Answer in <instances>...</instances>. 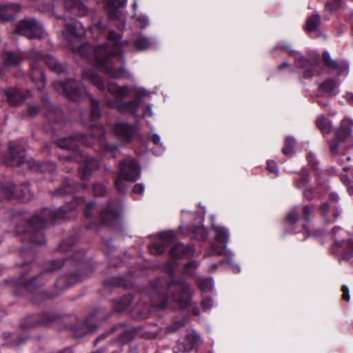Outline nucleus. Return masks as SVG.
I'll use <instances>...</instances> for the list:
<instances>
[{"mask_svg":"<svg viewBox=\"0 0 353 353\" xmlns=\"http://www.w3.org/2000/svg\"><path fill=\"white\" fill-rule=\"evenodd\" d=\"M81 143L86 145H91L92 142L89 141L87 137L79 135L76 139L72 137L62 138L58 140L57 145L63 149L68 150H74L78 147V143Z\"/></svg>","mask_w":353,"mask_h":353,"instance_id":"4468645a","label":"nucleus"},{"mask_svg":"<svg viewBox=\"0 0 353 353\" xmlns=\"http://www.w3.org/2000/svg\"><path fill=\"white\" fill-rule=\"evenodd\" d=\"M8 102L12 105H17L25 100L24 94L19 90L12 89L6 91Z\"/></svg>","mask_w":353,"mask_h":353,"instance_id":"c85d7f7f","label":"nucleus"},{"mask_svg":"<svg viewBox=\"0 0 353 353\" xmlns=\"http://www.w3.org/2000/svg\"><path fill=\"white\" fill-rule=\"evenodd\" d=\"M145 116L151 117L152 115V110L150 105H146L145 107L144 112Z\"/></svg>","mask_w":353,"mask_h":353,"instance_id":"680f3d73","label":"nucleus"},{"mask_svg":"<svg viewBox=\"0 0 353 353\" xmlns=\"http://www.w3.org/2000/svg\"><path fill=\"white\" fill-rule=\"evenodd\" d=\"M200 341L199 335L194 331L188 333L184 342L179 343L174 350V353H185L193 350Z\"/></svg>","mask_w":353,"mask_h":353,"instance_id":"2eb2a0df","label":"nucleus"},{"mask_svg":"<svg viewBox=\"0 0 353 353\" xmlns=\"http://www.w3.org/2000/svg\"><path fill=\"white\" fill-rule=\"evenodd\" d=\"M32 68V81L35 83L38 90H42L46 85V79L42 69L31 63Z\"/></svg>","mask_w":353,"mask_h":353,"instance_id":"a878e982","label":"nucleus"},{"mask_svg":"<svg viewBox=\"0 0 353 353\" xmlns=\"http://www.w3.org/2000/svg\"><path fill=\"white\" fill-rule=\"evenodd\" d=\"M330 200L332 202L337 203L339 200V195L335 192H332L329 195Z\"/></svg>","mask_w":353,"mask_h":353,"instance_id":"13d9d810","label":"nucleus"},{"mask_svg":"<svg viewBox=\"0 0 353 353\" xmlns=\"http://www.w3.org/2000/svg\"><path fill=\"white\" fill-rule=\"evenodd\" d=\"M201 305L204 310L210 309L213 305V301L210 297H207L201 301Z\"/></svg>","mask_w":353,"mask_h":353,"instance_id":"a18cd8bd","label":"nucleus"},{"mask_svg":"<svg viewBox=\"0 0 353 353\" xmlns=\"http://www.w3.org/2000/svg\"><path fill=\"white\" fill-rule=\"evenodd\" d=\"M127 0H107L106 9L111 19L122 20V12L119 10L126 5Z\"/></svg>","mask_w":353,"mask_h":353,"instance_id":"412c9836","label":"nucleus"},{"mask_svg":"<svg viewBox=\"0 0 353 353\" xmlns=\"http://www.w3.org/2000/svg\"><path fill=\"white\" fill-rule=\"evenodd\" d=\"M39 61H43L48 67L55 72L60 74L63 72V67L57 62L56 59L52 56L39 55Z\"/></svg>","mask_w":353,"mask_h":353,"instance_id":"c756f323","label":"nucleus"},{"mask_svg":"<svg viewBox=\"0 0 353 353\" xmlns=\"http://www.w3.org/2000/svg\"><path fill=\"white\" fill-rule=\"evenodd\" d=\"M323 58L325 65L334 70H338L339 68V63L333 60L327 51L323 52Z\"/></svg>","mask_w":353,"mask_h":353,"instance_id":"58836bf2","label":"nucleus"},{"mask_svg":"<svg viewBox=\"0 0 353 353\" xmlns=\"http://www.w3.org/2000/svg\"><path fill=\"white\" fill-rule=\"evenodd\" d=\"M54 86L57 92L65 94L73 101H80L88 96L87 90L81 83L73 79H69L65 83L55 82Z\"/></svg>","mask_w":353,"mask_h":353,"instance_id":"1a4fd4ad","label":"nucleus"},{"mask_svg":"<svg viewBox=\"0 0 353 353\" xmlns=\"http://www.w3.org/2000/svg\"><path fill=\"white\" fill-rule=\"evenodd\" d=\"M96 132H94V136L96 139H100V138L104 134V128L102 126L96 128Z\"/></svg>","mask_w":353,"mask_h":353,"instance_id":"3c124183","label":"nucleus"},{"mask_svg":"<svg viewBox=\"0 0 353 353\" xmlns=\"http://www.w3.org/2000/svg\"><path fill=\"white\" fill-rule=\"evenodd\" d=\"M319 210L327 223L335 221L341 213L339 206L336 205H330L328 203H323L320 205Z\"/></svg>","mask_w":353,"mask_h":353,"instance_id":"f3484780","label":"nucleus"},{"mask_svg":"<svg viewBox=\"0 0 353 353\" xmlns=\"http://www.w3.org/2000/svg\"><path fill=\"white\" fill-rule=\"evenodd\" d=\"M105 188L100 183L95 184L93 187V193L95 196H103L105 194Z\"/></svg>","mask_w":353,"mask_h":353,"instance_id":"37998d69","label":"nucleus"},{"mask_svg":"<svg viewBox=\"0 0 353 353\" xmlns=\"http://www.w3.org/2000/svg\"><path fill=\"white\" fill-rule=\"evenodd\" d=\"M347 190L350 195H353V185L350 183L347 185Z\"/></svg>","mask_w":353,"mask_h":353,"instance_id":"774afa93","label":"nucleus"},{"mask_svg":"<svg viewBox=\"0 0 353 353\" xmlns=\"http://www.w3.org/2000/svg\"><path fill=\"white\" fill-rule=\"evenodd\" d=\"M21 8L18 3L5 4L0 6V19L3 21L13 20Z\"/></svg>","mask_w":353,"mask_h":353,"instance_id":"aec40b11","label":"nucleus"},{"mask_svg":"<svg viewBox=\"0 0 353 353\" xmlns=\"http://www.w3.org/2000/svg\"><path fill=\"white\" fill-rule=\"evenodd\" d=\"M83 327L84 328H86L87 329V332H92L94 331L95 330H97V325H90L88 323V321H85L83 324Z\"/></svg>","mask_w":353,"mask_h":353,"instance_id":"5fc2aeb1","label":"nucleus"},{"mask_svg":"<svg viewBox=\"0 0 353 353\" xmlns=\"http://www.w3.org/2000/svg\"><path fill=\"white\" fill-rule=\"evenodd\" d=\"M120 205L117 201L110 203L106 210L101 212V221L105 224H110L112 221L117 219L120 215Z\"/></svg>","mask_w":353,"mask_h":353,"instance_id":"dca6fc26","label":"nucleus"},{"mask_svg":"<svg viewBox=\"0 0 353 353\" xmlns=\"http://www.w3.org/2000/svg\"><path fill=\"white\" fill-rule=\"evenodd\" d=\"M95 204L94 203H90L86 205L84 209V214L86 216H90V211L95 209Z\"/></svg>","mask_w":353,"mask_h":353,"instance_id":"603ef678","label":"nucleus"},{"mask_svg":"<svg viewBox=\"0 0 353 353\" xmlns=\"http://www.w3.org/2000/svg\"><path fill=\"white\" fill-rule=\"evenodd\" d=\"M99 166L97 160L85 157L83 163L80 165V175L82 179H87L91 176L92 170L98 168Z\"/></svg>","mask_w":353,"mask_h":353,"instance_id":"b1692460","label":"nucleus"},{"mask_svg":"<svg viewBox=\"0 0 353 353\" xmlns=\"http://www.w3.org/2000/svg\"><path fill=\"white\" fill-rule=\"evenodd\" d=\"M213 228L216 232V241L220 243H224L221 250H219L214 246L213 252L217 255H221L223 252L225 251V244L229 240V233L228 230L223 227L213 225Z\"/></svg>","mask_w":353,"mask_h":353,"instance_id":"5701e85b","label":"nucleus"},{"mask_svg":"<svg viewBox=\"0 0 353 353\" xmlns=\"http://www.w3.org/2000/svg\"><path fill=\"white\" fill-rule=\"evenodd\" d=\"M344 97L349 103V104L353 106V93L348 92L344 96Z\"/></svg>","mask_w":353,"mask_h":353,"instance_id":"bf43d9fd","label":"nucleus"},{"mask_svg":"<svg viewBox=\"0 0 353 353\" xmlns=\"http://www.w3.org/2000/svg\"><path fill=\"white\" fill-rule=\"evenodd\" d=\"M139 20L141 26L143 28H145L149 23L147 17H140Z\"/></svg>","mask_w":353,"mask_h":353,"instance_id":"052dcab7","label":"nucleus"},{"mask_svg":"<svg viewBox=\"0 0 353 353\" xmlns=\"http://www.w3.org/2000/svg\"><path fill=\"white\" fill-rule=\"evenodd\" d=\"M131 302V296H125L114 303V308L116 311L121 312L128 308V307L130 305Z\"/></svg>","mask_w":353,"mask_h":353,"instance_id":"473e14b6","label":"nucleus"},{"mask_svg":"<svg viewBox=\"0 0 353 353\" xmlns=\"http://www.w3.org/2000/svg\"><path fill=\"white\" fill-rule=\"evenodd\" d=\"M152 141L157 145H161V138L158 134H154L152 137Z\"/></svg>","mask_w":353,"mask_h":353,"instance_id":"e2e57ef3","label":"nucleus"},{"mask_svg":"<svg viewBox=\"0 0 353 353\" xmlns=\"http://www.w3.org/2000/svg\"><path fill=\"white\" fill-rule=\"evenodd\" d=\"M61 20L65 27V30L63 32V35L65 39H68L69 36H72L74 38L77 39L85 34V30L81 23L77 22L69 23L66 22L65 19H61Z\"/></svg>","mask_w":353,"mask_h":353,"instance_id":"a211bd4d","label":"nucleus"},{"mask_svg":"<svg viewBox=\"0 0 353 353\" xmlns=\"http://www.w3.org/2000/svg\"><path fill=\"white\" fill-rule=\"evenodd\" d=\"M307 182V178L304 177V178H302L299 181H297L296 182V185L298 187V188H301L303 186V185L305 183H306Z\"/></svg>","mask_w":353,"mask_h":353,"instance_id":"0e129e2a","label":"nucleus"},{"mask_svg":"<svg viewBox=\"0 0 353 353\" xmlns=\"http://www.w3.org/2000/svg\"><path fill=\"white\" fill-rule=\"evenodd\" d=\"M278 48L285 50L288 52L290 56L294 57L295 60H296L298 62H300L301 73L303 74L304 78L308 79L312 77L315 68L314 64L305 59L304 57L301 56L298 52L293 50L291 48L290 45H283L282 43H279Z\"/></svg>","mask_w":353,"mask_h":353,"instance_id":"f8f14e48","label":"nucleus"},{"mask_svg":"<svg viewBox=\"0 0 353 353\" xmlns=\"http://www.w3.org/2000/svg\"><path fill=\"white\" fill-rule=\"evenodd\" d=\"M321 22V17L318 14H313L308 17L306 22V30L313 32L317 29Z\"/></svg>","mask_w":353,"mask_h":353,"instance_id":"2f4dec72","label":"nucleus"},{"mask_svg":"<svg viewBox=\"0 0 353 353\" xmlns=\"http://www.w3.org/2000/svg\"><path fill=\"white\" fill-rule=\"evenodd\" d=\"M16 31L29 39L41 38L43 34L42 27L34 19L20 21L17 26Z\"/></svg>","mask_w":353,"mask_h":353,"instance_id":"9b49d317","label":"nucleus"},{"mask_svg":"<svg viewBox=\"0 0 353 353\" xmlns=\"http://www.w3.org/2000/svg\"><path fill=\"white\" fill-rule=\"evenodd\" d=\"M108 42L103 46L93 48L88 43L79 47L78 52L83 57L92 58L97 67L105 69L107 74L113 79L122 78L125 73L123 67L115 68V62L123 63L121 48L124 43L121 41V36L113 30H110L108 36Z\"/></svg>","mask_w":353,"mask_h":353,"instance_id":"f257e3e1","label":"nucleus"},{"mask_svg":"<svg viewBox=\"0 0 353 353\" xmlns=\"http://www.w3.org/2000/svg\"><path fill=\"white\" fill-rule=\"evenodd\" d=\"M113 132L121 141L129 142L136 133V128L126 123H117L114 125Z\"/></svg>","mask_w":353,"mask_h":353,"instance_id":"ddd939ff","label":"nucleus"},{"mask_svg":"<svg viewBox=\"0 0 353 353\" xmlns=\"http://www.w3.org/2000/svg\"><path fill=\"white\" fill-rule=\"evenodd\" d=\"M267 168H268V170L270 171L271 172L275 173L276 174H278L279 170H278L277 166L273 161H271V160L268 161Z\"/></svg>","mask_w":353,"mask_h":353,"instance_id":"de8ad7c7","label":"nucleus"},{"mask_svg":"<svg viewBox=\"0 0 353 353\" xmlns=\"http://www.w3.org/2000/svg\"><path fill=\"white\" fill-rule=\"evenodd\" d=\"M140 176V166L134 159L128 158L120 164V172L114 182L115 187L119 192H125L126 186L123 180L132 182Z\"/></svg>","mask_w":353,"mask_h":353,"instance_id":"423d86ee","label":"nucleus"},{"mask_svg":"<svg viewBox=\"0 0 353 353\" xmlns=\"http://www.w3.org/2000/svg\"><path fill=\"white\" fill-rule=\"evenodd\" d=\"M53 263L57 264L53 270L58 269L63 265V263L61 260L54 261Z\"/></svg>","mask_w":353,"mask_h":353,"instance_id":"69168bd1","label":"nucleus"},{"mask_svg":"<svg viewBox=\"0 0 353 353\" xmlns=\"http://www.w3.org/2000/svg\"><path fill=\"white\" fill-rule=\"evenodd\" d=\"M303 211L304 219L306 221V222L308 223L310 221V215L311 214L310 208L307 205H305L303 207Z\"/></svg>","mask_w":353,"mask_h":353,"instance_id":"6e6d98bb","label":"nucleus"},{"mask_svg":"<svg viewBox=\"0 0 353 353\" xmlns=\"http://www.w3.org/2000/svg\"><path fill=\"white\" fill-rule=\"evenodd\" d=\"M9 150L10 157L5 160V163L8 165H21L26 162L29 168L34 171L46 172L55 170V165L51 162L39 163L33 159L26 161L25 160L24 151L15 143L12 142L10 143Z\"/></svg>","mask_w":353,"mask_h":353,"instance_id":"39448f33","label":"nucleus"},{"mask_svg":"<svg viewBox=\"0 0 353 353\" xmlns=\"http://www.w3.org/2000/svg\"><path fill=\"white\" fill-rule=\"evenodd\" d=\"M65 8L74 16L82 17L87 13V8L82 0H65Z\"/></svg>","mask_w":353,"mask_h":353,"instance_id":"4be33fe9","label":"nucleus"},{"mask_svg":"<svg viewBox=\"0 0 353 353\" xmlns=\"http://www.w3.org/2000/svg\"><path fill=\"white\" fill-rule=\"evenodd\" d=\"M316 125L321 131L324 134H327L331 131V123L325 117L319 118L316 120Z\"/></svg>","mask_w":353,"mask_h":353,"instance_id":"72a5a7b5","label":"nucleus"},{"mask_svg":"<svg viewBox=\"0 0 353 353\" xmlns=\"http://www.w3.org/2000/svg\"><path fill=\"white\" fill-rule=\"evenodd\" d=\"M174 239V234L172 231L163 232L159 234V241L165 247L173 241Z\"/></svg>","mask_w":353,"mask_h":353,"instance_id":"4c0bfd02","label":"nucleus"},{"mask_svg":"<svg viewBox=\"0 0 353 353\" xmlns=\"http://www.w3.org/2000/svg\"><path fill=\"white\" fill-rule=\"evenodd\" d=\"M3 59L6 65L15 66L22 61L23 56L19 53L7 52Z\"/></svg>","mask_w":353,"mask_h":353,"instance_id":"7c9ffc66","label":"nucleus"},{"mask_svg":"<svg viewBox=\"0 0 353 353\" xmlns=\"http://www.w3.org/2000/svg\"><path fill=\"white\" fill-rule=\"evenodd\" d=\"M332 236L334 244L332 252L341 256L344 260L349 261L353 259V239H346L347 233L341 228L333 229Z\"/></svg>","mask_w":353,"mask_h":353,"instance_id":"0eeeda50","label":"nucleus"},{"mask_svg":"<svg viewBox=\"0 0 353 353\" xmlns=\"http://www.w3.org/2000/svg\"><path fill=\"white\" fill-rule=\"evenodd\" d=\"M151 45V42L149 39L140 37L135 42V46L138 50H143L148 48Z\"/></svg>","mask_w":353,"mask_h":353,"instance_id":"a19ab883","label":"nucleus"},{"mask_svg":"<svg viewBox=\"0 0 353 353\" xmlns=\"http://www.w3.org/2000/svg\"><path fill=\"white\" fill-rule=\"evenodd\" d=\"M57 319V316L51 313H45L39 316V324L45 326L50 325L52 323L54 322Z\"/></svg>","mask_w":353,"mask_h":353,"instance_id":"e433bc0d","label":"nucleus"},{"mask_svg":"<svg viewBox=\"0 0 353 353\" xmlns=\"http://www.w3.org/2000/svg\"><path fill=\"white\" fill-rule=\"evenodd\" d=\"M226 263L228 264L229 268L234 272V273H239L240 272V268L236 265H234L232 263V261L230 259H228Z\"/></svg>","mask_w":353,"mask_h":353,"instance_id":"864d4df0","label":"nucleus"},{"mask_svg":"<svg viewBox=\"0 0 353 353\" xmlns=\"http://www.w3.org/2000/svg\"><path fill=\"white\" fill-rule=\"evenodd\" d=\"M4 338L5 345L12 348H15L21 345L26 341L25 338L21 337L17 334L5 333Z\"/></svg>","mask_w":353,"mask_h":353,"instance_id":"bb28decb","label":"nucleus"},{"mask_svg":"<svg viewBox=\"0 0 353 353\" xmlns=\"http://www.w3.org/2000/svg\"><path fill=\"white\" fill-rule=\"evenodd\" d=\"M83 78L85 79H88L90 81V82L97 88L98 90L101 91H103L105 89V86L104 85L102 79L99 77L98 74L95 73L94 71H84L83 72Z\"/></svg>","mask_w":353,"mask_h":353,"instance_id":"cd10ccee","label":"nucleus"},{"mask_svg":"<svg viewBox=\"0 0 353 353\" xmlns=\"http://www.w3.org/2000/svg\"><path fill=\"white\" fill-rule=\"evenodd\" d=\"M342 292H343V295H342L343 299L346 301H349L350 296V292H349L348 287L345 285H343L342 286Z\"/></svg>","mask_w":353,"mask_h":353,"instance_id":"8fccbe9b","label":"nucleus"},{"mask_svg":"<svg viewBox=\"0 0 353 353\" xmlns=\"http://www.w3.org/2000/svg\"><path fill=\"white\" fill-rule=\"evenodd\" d=\"M285 220L290 224L295 223L298 220V212L297 210L294 208L292 211H290L285 217Z\"/></svg>","mask_w":353,"mask_h":353,"instance_id":"c03bdc74","label":"nucleus"},{"mask_svg":"<svg viewBox=\"0 0 353 353\" xmlns=\"http://www.w3.org/2000/svg\"><path fill=\"white\" fill-rule=\"evenodd\" d=\"M32 197V195L27 185L19 187L15 190L11 182H7L2 184L0 188V199H18L21 202H27Z\"/></svg>","mask_w":353,"mask_h":353,"instance_id":"9d476101","label":"nucleus"},{"mask_svg":"<svg viewBox=\"0 0 353 353\" xmlns=\"http://www.w3.org/2000/svg\"><path fill=\"white\" fill-rule=\"evenodd\" d=\"M79 204V201H75V205L65 206L59 208L54 212L51 210L45 208L42 213L31 218L28 229H22L21 226L17 228L16 232L19 234H23L24 239L32 243L42 245L46 243L42 229L48 225L53 224L59 219H70L74 215L73 210Z\"/></svg>","mask_w":353,"mask_h":353,"instance_id":"f03ea898","label":"nucleus"},{"mask_svg":"<svg viewBox=\"0 0 353 353\" xmlns=\"http://www.w3.org/2000/svg\"><path fill=\"white\" fill-rule=\"evenodd\" d=\"M198 265L196 261H192L186 263L185 265V271L186 273L190 274L192 270H194L197 268Z\"/></svg>","mask_w":353,"mask_h":353,"instance_id":"49530a36","label":"nucleus"},{"mask_svg":"<svg viewBox=\"0 0 353 353\" xmlns=\"http://www.w3.org/2000/svg\"><path fill=\"white\" fill-rule=\"evenodd\" d=\"M194 251L190 247L185 246L183 244L178 243L170 250V256L173 259L184 258L191 256Z\"/></svg>","mask_w":353,"mask_h":353,"instance_id":"393cba45","label":"nucleus"},{"mask_svg":"<svg viewBox=\"0 0 353 353\" xmlns=\"http://www.w3.org/2000/svg\"><path fill=\"white\" fill-rule=\"evenodd\" d=\"M91 103V112L90 116L92 119H97L101 117V110L99 108V102L90 97Z\"/></svg>","mask_w":353,"mask_h":353,"instance_id":"c9c22d12","label":"nucleus"},{"mask_svg":"<svg viewBox=\"0 0 353 353\" xmlns=\"http://www.w3.org/2000/svg\"><path fill=\"white\" fill-rule=\"evenodd\" d=\"M144 191V187L142 184H136L133 188V192L137 194H142Z\"/></svg>","mask_w":353,"mask_h":353,"instance_id":"4d7b16f0","label":"nucleus"},{"mask_svg":"<svg viewBox=\"0 0 353 353\" xmlns=\"http://www.w3.org/2000/svg\"><path fill=\"white\" fill-rule=\"evenodd\" d=\"M295 141L292 137H287L285 140V145L283 148V152L286 156H291L294 152Z\"/></svg>","mask_w":353,"mask_h":353,"instance_id":"f704fd0d","label":"nucleus"},{"mask_svg":"<svg viewBox=\"0 0 353 353\" xmlns=\"http://www.w3.org/2000/svg\"><path fill=\"white\" fill-rule=\"evenodd\" d=\"M319 89L323 97L336 96L340 91L339 82L332 79H328L319 85Z\"/></svg>","mask_w":353,"mask_h":353,"instance_id":"6ab92c4d","label":"nucleus"},{"mask_svg":"<svg viewBox=\"0 0 353 353\" xmlns=\"http://www.w3.org/2000/svg\"><path fill=\"white\" fill-rule=\"evenodd\" d=\"M201 290L203 292H209L213 288V279L212 278L209 279H202L199 283Z\"/></svg>","mask_w":353,"mask_h":353,"instance_id":"79ce46f5","label":"nucleus"},{"mask_svg":"<svg viewBox=\"0 0 353 353\" xmlns=\"http://www.w3.org/2000/svg\"><path fill=\"white\" fill-rule=\"evenodd\" d=\"M150 252L152 254H161L165 251L166 247L163 245L160 241H158L149 246Z\"/></svg>","mask_w":353,"mask_h":353,"instance_id":"ea45409f","label":"nucleus"},{"mask_svg":"<svg viewBox=\"0 0 353 353\" xmlns=\"http://www.w3.org/2000/svg\"><path fill=\"white\" fill-rule=\"evenodd\" d=\"M153 288L154 293L152 299L157 309H164L167 306V293H172L175 290L178 292V294H173L172 299L178 303L181 307H186L190 303V288L184 281H172L168 283L167 279L160 278L153 285Z\"/></svg>","mask_w":353,"mask_h":353,"instance_id":"7ed1b4c3","label":"nucleus"},{"mask_svg":"<svg viewBox=\"0 0 353 353\" xmlns=\"http://www.w3.org/2000/svg\"><path fill=\"white\" fill-rule=\"evenodd\" d=\"M346 123L345 120L343 121L342 126L336 132L334 139L330 142V151L333 154H344L347 149L353 145L352 129L349 128L344 129Z\"/></svg>","mask_w":353,"mask_h":353,"instance_id":"6e6552de","label":"nucleus"},{"mask_svg":"<svg viewBox=\"0 0 353 353\" xmlns=\"http://www.w3.org/2000/svg\"><path fill=\"white\" fill-rule=\"evenodd\" d=\"M307 161L310 163L312 164L314 162L315 157L313 154H309L307 157Z\"/></svg>","mask_w":353,"mask_h":353,"instance_id":"338daca9","label":"nucleus"},{"mask_svg":"<svg viewBox=\"0 0 353 353\" xmlns=\"http://www.w3.org/2000/svg\"><path fill=\"white\" fill-rule=\"evenodd\" d=\"M108 90L115 98L114 100H106V105L108 107L115 108L121 113L129 112L134 114H137L139 111L138 101H131L128 103L121 101L130 92L129 87L119 86L116 83H110L108 85Z\"/></svg>","mask_w":353,"mask_h":353,"instance_id":"20e7f679","label":"nucleus"},{"mask_svg":"<svg viewBox=\"0 0 353 353\" xmlns=\"http://www.w3.org/2000/svg\"><path fill=\"white\" fill-rule=\"evenodd\" d=\"M131 339L130 332H124L120 335V340L123 343H125Z\"/></svg>","mask_w":353,"mask_h":353,"instance_id":"09e8293b","label":"nucleus"}]
</instances>
